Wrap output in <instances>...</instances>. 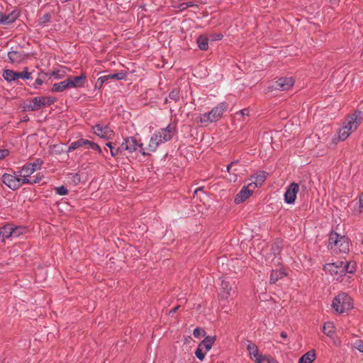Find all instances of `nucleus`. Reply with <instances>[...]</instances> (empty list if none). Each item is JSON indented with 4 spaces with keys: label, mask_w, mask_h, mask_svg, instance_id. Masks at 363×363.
<instances>
[{
    "label": "nucleus",
    "mask_w": 363,
    "mask_h": 363,
    "mask_svg": "<svg viewBox=\"0 0 363 363\" xmlns=\"http://www.w3.org/2000/svg\"><path fill=\"white\" fill-rule=\"evenodd\" d=\"M9 153V152L8 150H6V149L0 150V160H2L4 157H6V156H8Z\"/></svg>",
    "instance_id": "obj_42"
},
{
    "label": "nucleus",
    "mask_w": 363,
    "mask_h": 363,
    "mask_svg": "<svg viewBox=\"0 0 363 363\" xmlns=\"http://www.w3.org/2000/svg\"><path fill=\"white\" fill-rule=\"evenodd\" d=\"M280 335L283 339H286L288 337L286 333L284 331L281 333Z\"/></svg>",
    "instance_id": "obj_51"
},
{
    "label": "nucleus",
    "mask_w": 363,
    "mask_h": 363,
    "mask_svg": "<svg viewBox=\"0 0 363 363\" xmlns=\"http://www.w3.org/2000/svg\"><path fill=\"white\" fill-rule=\"evenodd\" d=\"M17 79L21 78L23 79H30V73L28 71L25 70L23 72H16Z\"/></svg>",
    "instance_id": "obj_34"
},
{
    "label": "nucleus",
    "mask_w": 363,
    "mask_h": 363,
    "mask_svg": "<svg viewBox=\"0 0 363 363\" xmlns=\"http://www.w3.org/2000/svg\"><path fill=\"white\" fill-rule=\"evenodd\" d=\"M206 354V352H205L203 349H201L199 346H198V347L195 352V354H196V357L199 360L203 361L205 358Z\"/></svg>",
    "instance_id": "obj_33"
},
{
    "label": "nucleus",
    "mask_w": 363,
    "mask_h": 363,
    "mask_svg": "<svg viewBox=\"0 0 363 363\" xmlns=\"http://www.w3.org/2000/svg\"><path fill=\"white\" fill-rule=\"evenodd\" d=\"M299 191V186L298 184L293 182L286 188L284 194V201L286 203H294L296 199V195Z\"/></svg>",
    "instance_id": "obj_13"
},
{
    "label": "nucleus",
    "mask_w": 363,
    "mask_h": 363,
    "mask_svg": "<svg viewBox=\"0 0 363 363\" xmlns=\"http://www.w3.org/2000/svg\"><path fill=\"white\" fill-rule=\"evenodd\" d=\"M294 81L292 77H281L274 82L272 88L274 89L285 91L294 85Z\"/></svg>",
    "instance_id": "obj_14"
},
{
    "label": "nucleus",
    "mask_w": 363,
    "mask_h": 363,
    "mask_svg": "<svg viewBox=\"0 0 363 363\" xmlns=\"http://www.w3.org/2000/svg\"><path fill=\"white\" fill-rule=\"evenodd\" d=\"M43 177V175H41L40 174H38L37 175L35 176V179L33 180L32 179V182H29L28 184H33L38 183L42 180Z\"/></svg>",
    "instance_id": "obj_40"
},
{
    "label": "nucleus",
    "mask_w": 363,
    "mask_h": 363,
    "mask_svg": "<svg viewBox=\"0 0 363 363\" xmlns=\"http://www.w3.org/2000/svg\"><path fill=\"white\" fill-rule=\"evenodd\" d=\"M353 347L359 351L360 352L363 353V340H357L354 342Z\"/></svg>",
    "instance_id": "obj_36"
},
{
    "label": "nucleus",
    "mask_w": 363,
    "mask_h": 363,
    "mask_svg": "<svg viewBox=\"0 0 363 363\" xmlns=\"http://www.w3.org/2000/svg\"><path fill=\"white\" fill-rule=\"evenodd\" d=\"M19 16V13L16 10H13L9 14L1 13V24L8 25L13 23Z\"/></svg>",
    "instance_id": "obj_17"
},
{
    "label": "nucleus",
    "mask_w": 363,
    "mask_h": 363,
    "mask_svg": "<svg viewBox=\"0 0 363 363\" xmlns=\"http://www.w3.org/2000/svg\"><path fill=\"white\" fill-rule=\"evenodd\" d=\"M266 362H267V363H278L277 360H275L274 359H269L267 357Z\"/></svg>",
    "instance_id": "obj_50"
},
{
    "label": "nucleus",
    "mask_w": 363,
    "mask_h": 363,
    "mask_svg": "<svg viewBox=\"0 0 363 363\" xmlns=\"http://www.w3.org/2000/svg\"><path fill=\"white\" fill-rule=\"evenodd\" d=\"M323 332L328 337H332L335 333V325L333 322H327L324 324Z\"/></svg>",
    "instance_id": "obj_24"
},
{
    "label": "nucleus",
    "mask_w": 363,
    "mask_h": 363,
    "mask_svg": "<svg viewBox=\"0 0 363 363\" xmlns=\"http://www.w3.org/2000/svg\"><path fill=\"white\" fill-rule=\"evenodd\" d=\"M359 208H363V192L359 196Z\"/></svg>",
    "instance_id": "obj_45"
},
{
    "label": "nucleus",
    "mask_w": 363,
    "mask_h": 363,
    "mask_svg": "<svg viewBox=\"0 0 363 363\" xmlns=\"http://www.w3.org/2000/svg\"><path fill=\"white\" fill-rule=\"evenodd\" d=\"M56 99L52 96L35 97L31 99L30 103L26 106L28 111H35L43 106H48L53 104Z\"/></svg>",
    "instance_id": "obj_8"
},
{
    "label": "nucleus",
    "mask_w": 363,
    "mask_h": 363,
    "mask_svg": "<svg viewBox=\"0 0 363 363\" xmlns=\"http://www.w3.org/2000/svg\"><path fill=\"white\" fill-rule=\"evenodd\" d=\"M250 113V111L247 108L242 109L240 111L239 114L244 116H248Z\"/></svg>",
    "instance_id": "obj_44"
},
{
    "label": "nucleus",
    "mask_w": 363,
    "mask_h": 363,
    "mask_svg": "<svg viewBox=\"0 0 363 363\" xmlns=\"http://www.w3.org/2000/svg\"><path fill=\"white\" fill-rule=\"evenodd\" d=\"M86 75L82 73L78 77H69L67 79L69 88H80L84 86L86 82Z\"/></svg>",
    "instance_id": "obj_16"
},
{
    "label": "nucleus",
    "mask_w": 363,
    "mask_h": 363,
    "mask_svg": "<svg viewBox=\"0 0 363 363\" xmlns=\"http://www.w3.org/2000/svg\"><path fill=\"white\" fill-rule=\"evenodd\" d=\"M328 246L334 253H347L349 252L348 239L336 233H331L329 238Z\"/></svg>",
    "instance_id": "obj_4"
},
{
    "label": "nucleus",
    "mask_w": 363,
    "mask_h": 363,
    "mask_svg": "<svg viewBox=\"0 0 363 363\" xmlns=\"http://www.w3.org/2000/svg\"><path fill=\"white\" fill-rule=\"evenodd\" d=\"M82 147V145H81V140H76L74 142H72L70 145L68 147V150H67V152H70L79 147Z\"/></svg>",
    "instance_id": "obj_32"
},
{
    "label": "nucleus",
    "mask_w": 363,
    "mask_h": 363,
    "mask_svg": "<svg viewBox=\"0 0 363 363\" xmlns=\"http://www.w3.org/2000/svg\"><path fill=\"white\" fill-rule=\"evenodd\" d=\"M256 189V185L248 184L246 186H243L240 191L235 196L234 201L235 203H240L248 199L253 191Z\"/></svg>",
    "instance_id": "obj_11"
},
{
    "label": "nucleus",
    "mask_w": 363,
    "mask_h": 363,
    "mask_svg": "<svg viewBox=\"0 0 363 363\" xmlns=\"http://www.w3.org/2000/svg\"><path fill=\"white\" fill-rule=\"evenodd\" d=\"M94 133L104 139H111L113 135V131L108 126L101 124H96L92 127Z\"/></svg>",
    "instance_id": "obj_12"
},
{
    "label": "nucleus",
    "mask_w": 363,
    "mask_h": 363,
    "mask_svg": "<svg viewBox=\"0 0 363 363\" xmlns=\"http://www.w3.org/2000/svg\"><path fill=\"white\" fill-rule=\"evenodd\" d=\"M228 104L225 102L220 103L208 113L201 114L196 118V121L201 124H209L218 121L227 111Z\"/></svg>",
    "instance_id": "obj_2"
},
{
    "label": "nucleus",
    "mask_w": 363,
    "mask_h": 363,
    "mask_svg": "<svg viewBox=\"0 0 363 363\" xmlns=\"http://www.w3.org/2000/svg\"><path fill=\"white\" fill-rule=\"evenodd\" d=\"M356 263L353 262H343V269H344V275L346 273L352 274L356 270Z\"/></svg>",
    "instance_id": "obj_27"
},
{
    "label": "nucleus",
    "mask_w": 363,
    "mask_h": 363,
    "mask_svg": "<svg viewBox=\"0 0 363 363\" xmlns=\"http://www.w3.org/2000/svg\"><path fill=\"white\" fill-rule=\"evenodd\" d=\"M178 308H179V306L174 307V308H172V309L171 310V311H170V312H172V313H175V312L177 311V310L178 309Z\"/></svg>",
    "instance_id": "obj_53"
},
{
    "label": "nucleus",
    "mask_w": 363,
    "mask_h": 363,
    "mask_svg": "<svg viewBox=\"0 0 363 363\" xmlns=\"http://www.w3.org/2000/svg\"><path fill=\"white\" fill-rule=\"evenodd\" d=\"M81 145H82V147L83 146H86L88 148H89L91 147V144H92V141H90L87 139H84V138H81Z\"/></svg>",
    "instance_id": "obj_39"
},
{
    "label": "nucleus",
    "mask_w": 363,
    "mask_h": 363,
    "mask_svg": "<svg viewBox=\"0 0 363 363\" xmlns=\"http://www.w3.org/2000/svg\"><path fill=\"white\" fill-rule=\"evenodd\" d=\"M236 164H237V162H231L230 164H228V167H227V170H228V172H230V169H231V168H232L234 165H235Z\"/></svg>",
    "instance_id": "obj_47"
},
{
    "label": "nucleus",
    "mask_w": 363,
    "mask_h": 363,
    "mask_svg": "<svg viewBox=\"0 0 363 363\" xmlns=\"http://www.w3.org/2000/svg\"><path fill=\"white\" fill-rule=\"evenodd\" d=\"M277 264H279V258H278V259H277Z\"/></svg>",
    "instance_id": "obj_54"
},
{
    "label": "nucleus",
    "mask_w": 363,
    "mask_h": 363,
    "mask_svg": "<svg viewBox=\"0 0 363 363\" xmlns=\"http://www.w3.org/2000/svg\"><path fill=\"white\" fill-rule=\"evenodd\" d=\"M1 179L2 182L12 190H16L23 184H27L25 179H21V177L17 176V172H15L13 175L5 173L2 175Z\"/></svg>",
    "instance_id": "obj_7"
},
{
    "label": "nucleus",
    "mask_w": 363,
    "mask_h": 363,
    "mask_svg": "<svg viewBox=\"0 0 363 363\" xmlns=\"http://www.w3.org/2000/svg\"><path fill=\"white\" fill-rule=\"evenodd\" d=\"M3 77L8 82L15 81L17 79L16 72L11 69H6L4 71Z\"/></svg>",
    "instance_id": "obj_28"
},
{
    "label": "nucleus",
    "mask_w": 363,
    "mask_h": 363,
    "mask_svg": "<svg viewBox=\"0 0 363 363\" xmlns=\"http://www.w3.org/2000/svg\"><path fill=\"white\" fill-rule=\"evenodd\" d=\"M272 250H274V258L272 259V262H274V259L277 258L276 254H279V248L278 246L272 247Z\"/></svg>",
    "instance_id": "obj_43"
},
{
    "label": "nucleus",
    "mask_w": 363,
    "mask_h": 363,
    "mask_svg": "<svg viewBox=\"0 0 363 363\" xmlns=\"http://www.w3.org/2000/svg\"><path fill=\"white\" fill-rule=\"evenodd\" d=\"M363 118V113L361 111H356L350 116L343 127L340 129L339 137L342 140H345L351 133L356 130L360 125Z\"/></svg>",
    "instance_id": "obj_3"
},
{
    "label": "nucleus",
    "mask_w": 363,
    "mask_h": 363,
    "mask_svg": "<svg viewBox=\"0 0 363 363\" xmlns=\"http://www.w3.org/2000/svg\"><path fill=\"white\" fill-rule=\"evenodd\" d=\"M8 57L12 63H15L21 62L25 58V55L23 52L11 50L9 52Z\"/></svg>",
    "instance_id": "obj_19"
},
{
    "label": "nucleus",
    "mask_w": 363,
    "mask_h": 363,
    "mask_svg": "<svg viewBox=\"0 0 363 363\" xmlns=\"http://www.w3.org/2000/svg\"><path fill=\"white\" fill-rule=\"evenodd\" d=\"M11 237H18L26 232V229L22 227H16L14 228L13 225H11Z\"/></svg>",
    "instance_id": "obj_30"
},
{
    "label": "nucleus",
    "mask_w": 363,
    "mask_h": 363,
    "mask_svg": "<svg viewBox=\"0 0 363 363\" xmlns=\"http://www.w3.org/2000/svg\"><path fill=\"white\" fill-rule=\"evenodd\" d=\"M223 38V35L222 34H217L214 36L213 38V40H220L221 38Z\"/></svg>",
    "instance_id": "obj_49"
},
{
    "label": "nucleus",
    "mask_w": 363,
    "mask_h": 363,
    "mask_svg": "<svg viewBox=\"0 0 363 363\" xmlns=\"http://www.w3.org/2000/svg\"><path fill=\"white\" fill-rule=\"evenodd\" d=\"M43 163V161L40 159L35 160L33 162L26 163L21 169L17 172V176L21 177V179H25L27 184L32 182V179L28 177L36 170L40 169Z\"/></svg>",
    "instance_id": "obj_6"
},
{
    "label": "nucleus",
    "mask_w": 363,
    "mask_h": 363,
    "mask_svg": "<svg viewBox=\"0 0 363 363\" xmlns=\"http://www.w3.org/2000/svg\"><path fill=\"white\" fill-rule=\"evenodd\" d=\"M43 84V80L41 79H37L35 82V86L37 88V85L40 86Z\"/></svg>",
    "instance_id": "obj_48"
},
{
    "label": "nucleus",
    "mask_w": 363,
    "mask_h": 363,
    "mask_svg": "<svg viewBox=\"0 0 363 363\" xmlns=\"http://www.w3.org/2000/svg\"><path fill=\"white\" fill-rule=\"evenodd\" d=\"M60 70L54 71L53 73H52V75L56 77V78L60 79V78H61L63 76V74H60Z\"/></svg>",
    "instance_id": "obj_46"
},
{
    "label": "nucleus",
    "mask_w": 363,
    "mask_h": 363,
    "mask_svg": "<svg viewBox=\"0 0 363 363\" xmlns=\"http://www.w3.org/2000/svg\"><path fill=\"white\" fill-rule=\"evenodd\" d=\"M106 145L109 147L110 153L112 157H116L117 155L122 154L121 145L117 148L114 147L111 143H107Z\"/></svg>",
    "instance_id": "obj_29"
},
{
    "label": "nucleus",
    "mask_w": 363,
    "mask_h": 363,
    "mask_svg": "<svg viewBox=\"0 0 363 363\" xmlns=\"http://www.w3.org/2000/svg\"><path fill=\"white\" fill-rule=\"evenodd\" d=\"M174 132V126L169 125L165 128H161L155 132L151 136L147 147H144L143 144L139 143L135 137L125 138L121 144L122 154L125 152L133 153L139 150L143 155H149L150 152H155L157 147L165 142L171 140Z\"/></svg>",
    "instance_id": "obj_1"
},
{
    "label": "nucleus",
    "mask_w": 363,
    "mask_h": 363,
    "mask_svg": "<svg viewBox=\"0 0 363 363\" xmlns=\"http://www.w3.org/2000/svg\"><path fill=\"white\" fill-rule=\"evenodd\" d=\"M11 224H6L0 228V240L4 241L5 239L11 237Z\"/></svg>",
    "instance_id": "obj_22"
},
{
    "label": "nucleus",
    "mask_w": 363,
    "mask_h": 363,
    "mask_svg": "<svg viewBox=\"0 0 363 363\" xmlns=\"http://www.w3.org/2000/svg\"><path fill=\"white\" fill-rule=\"evenodd\" d=\"M247 350L252 360L256 363H266L267 357L259 352L258 348L255 343L249 342Z\"/></svg>",
    "instance_id": "obj_10"
},
{
    "label": "nucleus",
    "mask_w": 363,
    "mask_h": 363,
    "mask_svg": "<svg viewBox=\"0 0 363 363\" xmlns=\"http://www.w3.org/2000/svg\"><path fill=\"white\" fill-rule=\"evenodd\" d=\"M89 148L96 151L99 153H101V149L99 147V145L94 142L92 143V144H91V147Z\"/></svg>",
    "instance_id": "obj_41"
},
{
    "label": "nucleus",
    "mask_w": 363,
    "mask_h": 363,
    "mask_svg": "<svg viewBox=\"0 0 363 363\" xmlns=\"http://www.w3.org/2000/svg\"><path fill=\"white\" fill-rule=\"evenodd\" d=\"M314 351H309L304 354L298 360V363H311L315 360Z\"/></svg>",
    "instance_id": "obj_25"
},
{
    "label": "nucleus",
    "mask_w": 363,
    "mask_h": 363,
    "mask_svg": "<svg viewBox=\"0 0 363 363\" xmlns=\"http://www.w3.org/2000/svg\"><path fill=\"white\" fill-rule=\"evenodd\" d=\"M169 99L174 100V101H177L179 100V92L178 90L177 89H174L172 90L169 94Z\"/></svg>",
    "instance_id": "obj_38"
},
{
    "label": "nucleus",
    "mask_w": 363,
    "mask_h": 363,
    "mask_svg": "<svg viewBox=\"0 0 363 363\" xmlns=\"http://www.w3.org/2000/svg\"><path fill=\"white\" fill-rule=\"evenodd\" d=\"M193 335L195 337L199 338L200 337H203L206 335V332L204 330L196 328L194 330Z\"/></svg>",
    "instance_id": "obj_35"
},
{
    "label": "nucleus",
    "mask_w": 363,
    "mask_h": 363,
    "mask_svg": "<svg viewBox=\"0 0 363 363\" xmlns=\"http://www.w3.org/2000/svg\"><path fill=\"white\" fill-rule=\"evenodd\" d=\"M126 77L125 74L123 72H119L112 74H108L105 76H102L99 77L95 84V87L98 89H101L104 84L106 82V80L114 79V80H121L125 79Z\"/></svg>",
    "instance_id": "obj_15"
},
{
    "label": "nucleus",
    "mask_w": 363,
    "mask_h": 363,
    "mask_svg": "<svg viewBox=\"0 0 363 363\" xmlns=\"http://www.w3.org/2000/svg\"><path fill=\"white\" fill-rule=\"evenodd\" d=\"M199 48L202 50H206L208 48V39L204 35H200L196 40Z\"/></svg>",
    "instance_id": "obj_26"
},
{
    "label": "nucleus",
    "mask_w": 363,
    "mask_h": 363,
    "mask_svg": "<svg viewBox=\"0 0 363 363\" xmlns=\"http://www.w3.org/2000/svg\"><path fill=\"white\" fill-rule=\"evenodd\" d=\"M332 306L335 312L343 313L352 308V301L347 294H339L334 298Z\"/></svg>",
    "instance_id": "obj_5"
},
{
    "label": "nucleus",
    "mask_w": 363,
    "mask_h": 363,
    "mask_svg": "<svg viewBox=\"0 0 363 363\" xmlns=\"http://www.w3.org/2000/svg\"><path fill=\"white\" fill-rule=\"evenodd\" d=\"M185 5H186V6L184 7L183 9H185V8H187V7H189V6H192L193 4L191 2H188V3H186Z\"/></svg>",
    "instance_id": "obj_52"
},
{
    "label": "nucleus",
    "mask_w": 363,
    "mask_h": 363,
    "mask_svg": "<svg viewBox=\"0 0 363 363\" xmlns=\"http://www.w3.org/2000/svg\"><path fill=\"white\" fill-rule=\"evenodd\" d=\"M323 269L330 273L336 279H339L344 276L343 262L337 261L336 262L328 263L324 265Z\"/></svg>",
    "instance_id": "obj_9"
},
{
    "label": "nucleus",
    "mask_w": 363,
    "mask_h": 363,
    "mask_svg": "<svg viewBox=\"0 0 363 363\" xmlns=\"http://www.w3.org/2000/svg\"><path fill=\"white\" fill-rule=\"evenodd\" d=\"M267 174L265 172H257L252 178L253 182H250L253 185H256V188L260 186L267 179Z\"/></svg>",
    "instance_id": "obj_21"
},
{
    "label": "nucleus",
    "mask_w": 363,
    "mask_h": 363,
    "mask_svg": "<svg viewBox=\"0 0 363 363\" xmlns=\"http://www.w3.org/2000/svg\"><path fill=\"white\" fill-rule=\"evenodd\" d=\"M221 286H222L223 289L225 290L221 294V296L223 298H228L230 295L229 291H228V287H229V284L226 281H222Z\"/></svg>",
    "instance_id": "obj_31"
},
{
    "label": "nucleus",
    "mask_w": 363,
    "mask_h": 363,
    "mask_svg": "<svg viewBox=\"0 0 363 363\" xmlns=\"http://www.w3.org/2000/svg\"><path fill=\"white\" fill-rule=\"evenodd\" d=\"M67 89H69V88L68 86L67 81V79H65L61 82L54 84L52 87L51 91L52 92H61Z\"/></svg>",
    "instance_id": "obj_23"
},
{
    "label": "nucleus",
    "mask_w": 363,
    "mask_h": 363,
    "mask_svg": "<svg viewBox=\"0 0 363 363\" xmlns=\"http://www.w3.org/2000/svg\"><path fill=\"white\" fill-rule=\"evenodd\" d=\"M215 342V337L207 336L199 346L205 352H208L211 348Z\"/></svg>",
    "instance_id": "obj_20"
},
{
    "label": "nucleus",
    "mask_w": 363,
    "mask_h": 363,
    "mask_svg": "<svg viewBox=\"0 0 363 363\" xmlns=\"http://www.w3.org/2000/svg\"><path fill=\"white\" fill-rule=\"evenodd\" d=\"M55 189V192L59 195L62 196V195H67L68 194V190L64 186L56 187Z\"/></svg>",
    "instance_id": "obj_37"
},
{
    "label": "nucleus",
    "mask_w": 363,
    "mask_h": 363,
    "mask_svg": "<svg viewBox=\"0 0 363 363\" xmlns=\"http://www.w3.org/2000/svg\"><path fill=\"white\" fill-rule=\"evenodd\" d=\"M286 275V272L281 269H277L272 271L270 274V284H276L278 280L282 279Z\"/></svg>",
    "instance_id": "obj_18"
}]
</instances>
